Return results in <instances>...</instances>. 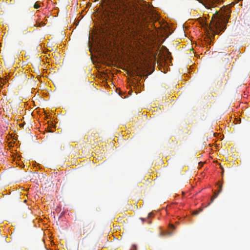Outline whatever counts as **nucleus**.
Instances as JSON below:
<instances>
[{
    "mask_svg": "<svg viewBox=\"0 0 250 250\" xmlns=\"http://www.w3.org/2000/svg\"><path fill=\"white\" fill-rule=\"evenodd\" d=\"M135 14L131 4L127 0H110L105 9V15L109 21L120 29H129Z\"/></svg>",
    "mask_w": 250,
    "mask_h": 250,
    "instance_id": "f257e3e1",
    "label": "nucleus"
},
{
    "mask_svg": "<svg viewBox=\"0 0 250 250\" xmlns=\"http://www.w3.org/2000/svg\"><path fill=\"white\" fill-rule=\"evenodd\" d=\"M229 17V16L225 12L220 13L216 11L212 17L210 24L208 25L209 29L215 34H220L226 29Z\"/></svg>",
    "mask_w": 250,
    "mask_h": 250,
    "instance_id": "f03ea898",
    "label": "nucleus"
},
{
    "mask_svg": "<svg viewBox=\"0 0 250 250\" xmlns=\"http://www.w3.org/2000/svg\"><path fill=\"white\" fill-rule=\"evenodd\" d=\"M92 230V228L90 224L84 223L83 225V234L87 236Z\"/></svg>",
    "mask_w": 250,
    "mask_h": 250,
    "instance_id": "7ed1b4c3",
    "label": "nucleus"
},
{
    "mask_svg": "<svg viewBox=\"0 0 250 250\" xmlns=\"http://www.w3.org/2000/svg\"><path fill=\"white\" fill-rule=\"evenodd\" d=\"M0 83H1V84H4L5 83H7V79L6 78H3L1 77ZM2 86L1 85V92H2L4 96L5 97L6 96V94L4 92V90L2 91Z\"/></svg>",
    "mask_w": 250,
    "mask_h": 250,
    "instance_id": "20e7f679",
    "label": "nucleus"
},
{
    "mask_svg": "<svg viewBox=\"0 0 250 250\" xmlns=\"http://www.w3.org/2000/svg\"><path fill=\"white\" fill-rule=\"evenodd\" d=\"M218 193H219L218 192L216 193V192H214V195L211 198V202H213L214 199L217 197Z\"/></svg>",
    "mask_w": 250,
    "mask_h": 250,
    "instance_id": "39448f33",
    "label": "nucleus"
},
{
    "mask_svg": "<svg viewBox=\"0 0 250 250\" xmlns=\"http://www.w3.org/2000/svg\"><path fill=\"white\" fill-rule=\"evenodd\" d=\"M203 210V208H200L199 209V210H195L193 212V215H197L200 212L202 211Z\"/></svg>",
    "mask_w": 250,
    "mask_h": 250,
    "instance_id": "423d86ee",
    "label": "nucleus"
},
{
    "mask_svg": "<svg viewBox=\"0 0 250 250\" xmlns=\"http://www.w3.org/2000/svg\"><path fill=\"white\" fill-rule=\"evenodd\" d=\"M218 193H220L222 190V184H221L219 186H218Z\"/></svg>",
    "mask_w": 250,
    "mask_h": 250,
    "instance_id": "0eeeda50",
    "label": "nucleus"
},
{
    "mask_svg": "<svg viewBox=\"0 0 250 250\" xmlns=\"http://www.w3.org/2000/svg\"><path fill=\"white\" fill-rule=\"evenodd\" d=\"M136 69H137L138 70H140V71H142L141 72H142V73H143V74H144V72H143V71H144V69L141 67V66H137V67H136Z\"/></svg>",
    "mask_w": 250,
    "mask_h": 250,
    "instance_id": "6e6552de",
    "label": "nucleus"
},
{
    "mask_svg": "<svg viewBox=\"0 0 250 250\" xmlns=\"http://www.w3.org/2000/svg\"><path fill=\"white\" fill-rule=\"evenodd\" d=\"M34 8H36V9H38V8H39L40 7V5H39V4H37V3H35V4L34 5Z\"/></svg>",
    "mask_w": 250,
    "mask_h": 250,
    "instance_id": "1a4fd4ad",
    "label": "nucleus"
},
{
    "mask_svg": "<svg viewBox=\"0 0 250 250\" xmlns=\"http://www.w3.org/2000/svg\"><path fill=\"white\" fill-rule=\"evenodd\" d=\"M136 249H137V248H136V246L133 245L132 247H131L130 250H136Z\"/></svg>",
    "mask_w": 250,
    "mask_h": 250,
    "instance_id": "9d476101",
    "label": "nucleus"
},
{
    "mask_svg": "<svg viewBox=\"0 0 250 250\" xmlns=\"http://www.w3.org/2000/svg\"><path fill=\"white\" fill-rule=\"evenodd\" d=\"M170 228H171L173 229H175V226L173 225H170Z\"/></svg>",
    "mask_w": 250,
    "mask_h": 250,
    "instance_id": "9b49d317",
    "label": "nucleus"
},
{
    "mask_svg": "<svg viewBox=\"0 0 250 250\" xmlns=\"http://www.w3.org/2000/svg\"><path fill=\"white\" fill-rule=\"evenodd\" d=\"M171 55L170 52H169L168 51V50H167V58H169V56H169V55Z\"/></svg>",
    "mask_w": 250,
    "mask_h": 250,
    "instance_id": "f8f14e48",
    "label": "nucleus"
},
{
    "mask_svg": "<svg viewBox=\"0 0 250 250\" xmlns=\"http://www.w3.org/2000/svg\"><path fill=\"white\" fill-rule=\"evenodd\" d=\"M3 100V101H4V100H5V101H7V97H5L4 99H3L2 98H1V100Z\"/></svg>",
    "mask_w": 250,
    "mask_h": 250,
    "instance_id": "ddd939ff",
    "label": "nucleus"
},
{
    "mask_svg": "<svg viewBox=\"0 0 250 250\" xmlns=\"http://www.w3.org/2000/svg\"><path fill=\"white\" fill-rule=\"evenodd\" d=\"M199 165H201V167L203 166V163L202 162L199 163Z\"/></svg>",
    "mask_w": 250,
    "mask_h": 250,
    "instance_id": "4468645a",
    "label": "nucleus"
},
{
    "mask_svg": "<svg viewBox=\"0 0 250 250\" xmlns=\"http://www.w3.org/2000/svg\"><path fill=\"white\" fill-rule=\"evenodd\" d=\"M151 215V213H149L148 214V216H147V217H150Z\"/></svg>",
    "mask_w": 250,
    "mask_h": 250,
    "instance_id": "2eb2a0df",
    "label": "nucleus"
},
{
    "mask_svg": "<svg viewBox=\"0 0 250 250\" xmlns=\"http://www.w3.org/2000/svg\"><path fill=\"white\" fill-rule=\"evenodd\" d=\"M141 220H142V221H143V222H144V220H145V219H144V218H141Z\"/></svg>",
    "mask_w": 250,
    "mask_h": 250,
    "instance_id": "dca6fc26",
    "label": "nucleus"
},
{
    "mask_svg": "<svg viewBox=\"0 0 250 250\" xmlns=\"http://www.w3.org/2000/svg\"><path fill=\"white\" fill-rule=\"evenodd\" d=\"M211 202H210V203H209L208 205H206V207H208V206Z\"/></svg>",
    "mask_w": 250,
    "mask_h": 250,
    "instance_id": "f3484780",
    "label": "nucleus"
},
{
    "mask_svg": "<svg viewBox=\"0 0 250 250\" xmlns=\"http://www.w3.org/2000/svg\"><path fill=\"white\" fill-rule=\"evenodd\" d=\"M98 0H95V1H98Z\"/></svg>",
    "mask_w": 250,
    "mask_h": 250,
    "instance_id": "a211bd4d",
    "label": "nucleus"
}]
</instances>
